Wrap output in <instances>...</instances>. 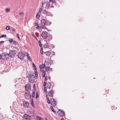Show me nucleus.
Instances as JSON below:
<instances>
[{
    "label": "nucleus",
    "instance_id": "1",
    "mask_svg": "<svg viewBox=\"0 0 120 120\" xmlns=\"http://www.w3.org/2000/svg\"><path fill=\"white\" fill-rule=\"evenodd\" d=\"M10 56L8 54L6 53H3L2 55H0V59L2 58L4 60H7Z\"/></svg>",
    "mask_w": 120,
    "mask_h": 120
},
{
    "label": "nucleus",
    "instance_id": "2",
    "mask_svg": "<svg viewBox=\"0 0 120 120\" xmlns=\"http://www.w3.org/2000/svg\"><path fill=\"white\" fill-rule=\"evenodd\" d=\"M36 78L34 75L33 74L30 75L28 77V80L29 82L31 83H33L35 81Z\"/></svg>",
    "mask_w": 120,
    "mask_h": 120
},
{
    "label": "nucleus",
    "instance_id": "3",
    "mask_svg": "<svg viewBox=\"0 0 120 120\" xmlns=\"http://www.w3.org/2000/svg\"><path fill=\"white\" fill-rule=\"evenodd\" d=\"M48 34L47 32L44 31L42 32L41 35L44 39H47L48 38Z\"/></svg>",
    "mask_w": 120,
    "mask_h": 120
},
{
    "label": "nucleus",
    "instance_id": "4",
    "mask_svg": "<svg viewBox=\"0 0 120 120\" xmlns=\"http://www.w3.org/2000/svg\"><path fill=\"white\" fill-rule=\"evenodd\" d=\"M25 56L24 53L21 52H19L18 56V58L21 60H23Z\"/></svg>",
    "mask_w": 120,
    "mask_h": 120
},
{
    "label": "nucleus",
    "instance_id": "5",
    "mask_svg": "<svg viewBox=\"0 0 120 120\" xmlns=\"http://www.w3.org/2000/svg\"><path fill=\"white\" fill-rule=\"evenodd\" d=\"M16 53V52L14 50H10V52L8 54L10 57L11 58L14 57Z\"/></svg>",
    "mask_w": 120,
    "mask_h": 120
},
{
    "label": "nucleus",
    "instance_id": "6",
    "mask_svg": "<svg viewBox=\"0 0 120 120\" xmlns=\"http://www.w3.org/2000/svg\"><path fill=\"white\" fill-rule=\"evenodd\" d=\"M24 95L25 98L27 99H29L31 96V94H30V92L29 91L25 93Z\"/></svg>",
    "mask_w": 120,
    "mask_h": 120
},
{
    "label": "nucleus",
    "instance_id": "7",
    "mask_svg": "<svg viewBox=\"0 0 120 120\" xmlns=\"http://www.w3.org/2000/svg\"><path fill=\"white\" fill-rule=\"evenodd\" d=\"M51 102L50 103L53 106H55L56 104V102L54 99L53 98H51L50 100Z\"/></svg>",
    "mask_w": 120,
    "mask_h": 120
},
{
    "label": "nucleus",
    "instance_id": "8",
    "mask_svg": "<svg viewBox=\"0 0 120 120\" xmlns=\"http://www.w3.org/2000/svg\"><path fill=\"white\" fill-rule=\"evenodd\" d=\"M57 113L60 116H63L65 115V112L64 111H62L60 109L58 111Z\"/></svg>",
    "mask_w": 120,
    "mask_h": 120
},
{
    "label": "nucleus",
    "instance_id": "9",
    "mask_svg": "<svg viewBox=\"0 0 120 120\" xmlns=\"http://www.w3.org/2000/svg\"><path fill=\"white\" fill-rule=\"evenodd\" d=\"M25 90L27 91H29L30 90L31 88V85L30 83L27 84L25 86Z\"/></svg>",
    "mask_w": 120,
    "mask_h": 120
},
{
    "label": "nucleus",
    "instance_id": "10",
    "mask_svg": "<svg viewBox=\"0 0 120 120\" xmlns=\"http://www.w3.org/2000/svg\"><path fill=\"white\" fill-rule=\"evenodd\" d=\"M23 116L24 119L26 120H30L31 119V116L27 114H24Z\"/></svg>",
    "mask_w": 120,
    "mask_h": 120
},
{
    "label": "nucleus",
    "instance_id": "11",
    "mask_svg": "<svg viewBox=\"0 0 120 120\" xmlns=\"http://www.w3.org/2000/svg\"><path fill=\"white\" fill-rule=\"evenodd\" d=\"M41 26H45L46 23V21L45 19H41Z\"/></svg>",
    "mask_w": 120,
    "mask_h": 120
},
{
    "label": "nucleus",
    "instance_id": "12",
    "mask_svg": "<svg viewBox=\"0 0 120 120\" xmlns=\"http://www.w3.org/2000/svg\"><path fill=\"white\" fill-rule=\"evenodd\" d=\"M54 94L53 91V90H51L49 93V97H52L53 96V94Z\"/></svg>",
    "mask_w": 120,
    "mask_h": 120
},
{
    "label": "nucleus",
    "instance_id": "13",
    "mask_svg": "<svg viewBox=\"0 0 120 120\" xmlns=\"http://www.w3.org/2000/svg\"><path fill=\"white\" fill-rule=\"evenodd\" d=\"M24 106L26 107H27L29 106V104L28 102L27 101H25L23 103Z\"/></svg>",
    "mask_w": 120,
    "mask_h": 120
},
{
    "label": "nucleus",
    "instance_id": "14",
    "mask_svg": "<svg viewBox=\"0 0 120 120\" xmlns=\"http://www.w3.org/2000/svg\"><path fill=\"white\" fill-rule=\"evenodd\" d=\"M51 83L50 82H48L47 83V89H50L51 87Z\"/></svg>",
    "mask_w": 120,
    "mask_h": 120
},
{
    "label": "nucleus",
    "instance_id": "15",
    "mask_svg": "<svg viewBox=\"0 0 120 120\" xmlns=\"http://www.w3.org/2000/svg\"><path fill=\"white\" fill-rule=\"evenodd\" d=\"M36 119L37 120H44L43 118L38 116H36Z\"/></svg>",
    "mask_w": 120,
    "mask_h": 120
},
{
    "label": "nucleus",
    "instance_id": "16",
    "mask_svg": "<svg viewBox=\"0 0 120 120\" xmlns=\"http://www.w3.org/2000/svg\"><path fill=\"white\" fill-rule=\"evenodd\" d=\"M46 61V60L45 61V63H46L45 65L47 66H49V65H51V64L49 62V61Z\"/></svg>",
    "mask_w": 120,
    "mask_h": 120
},
{
    "label": "nucleus",
    "instance_id": "17",
    "mask_svg": "<svg viewBox=\"0 0 120 120\" xmlns=\"http://www.w3.org/2000/svg\"><path fill=\"white\" fill-rule=\"evenodd\" d=\"M50 2L49 1H47L46 2L45 4L46 5V7H49L50 6Z\"/></svg>",
    "mask_w": 120,
    "mask_h": 120
},
{
    "label": "nucleus",
    "instance_id": "18",
    "mask_svg": "<svg viewBox=\"0 0 120 120\" xmlns=\"http://www.w3.org/2000/svg\"><path fill=\"white\" fill-rule=\"evenodd\" d=\"M48 37H49L48 40L49 41L52 40V36L51 34H48Z\"/></svg>",
    "mask_w": 120,
    "mask_h": 120
},
{
    "label": "nucleus",
    "instance_id": "19",
    "mask_svg": "<svg viewBox=\"0 0 120 120\" xmlns=\"http://www.w3.org/2000/svg\"><path fill=\"white\" fill-rule=\"evenodd\" d=\"M49 47V46L48 45V43H46L44 45V48H48Z\"/></svg>",
    "mask_w": 120,
    "mask_h": 120
},
{
    "label": "nucleus",
    "instance_id": "20",
    "mask_svg": "<svg viewBox=\"0 0 120 120\" xmlns=\"http://www.w3.org/2000/svg\"><path fill=\"white\" fill-rule=\"evenodd\" d=\"M44 54L47 56H49L50 55V53L48 51L45 52Z\"/></svg>",
    "mask_w": 120,
    "mask_h": 120
},
{
    "label": "nucleus",
    "instance_id": "21",
    "mask_svg": "<svg viewBox=\"0 0 120 120\" xmlns=\"http://www.w3.org/2000/svg\"><path fill=\"white\" fill-rule=\"evenodd\" d=\"M50 69V67H48L46 66L45 67V70L46 71L48 72L49 71Z\"/></svg>",
    "mask_w": 120,
    "mask_h": 120
},
{
    "label": "nucleus",
    "instance_id": "22",
    "mask_svg": "<svg viewBox=\"0 0 120 120\" xmlns=\"http://www.w3.org/2000/svg\"><path fill=\"white\" fill-rule=\"evenodd\" d=\"M39 68L40 69L41 71L42 72V73H45V70L43 69H42V68H41V66H39Z\"/></svg>",
    "mask_w": 120,
    "mask_h": 120
},
{
    "label": "nucleus",
    "instance_id": "23",
    "mask_svg": "<svg viewBox=\"0 0 120 120\" xmlns=\"http://www.w3.org/2000/svg\"><path fill=\"white\" fill-rule=\"evenodd\" d=\"M40 16V14L39 13H37V15H36V17L37 19H38L39 17Z\"/></svg>",
    "mask_w": 120,
    "mask_h": 120
},
{
    "label": "nucleus",
    "instance_id": "24",
    "mask_svg": "<svg viewBox=\"0 0 120 120\" xmlns=\"http://www.w3.org/2000/svg\"><path fill=\"white\" fill-rule=\"evenodd\" d=\"M40 66L41 67V68H45V64H42Z\"/></svg>",
    "mask_w": 120,
    "mask_h": 120
},
{
    "label": "nucleus",
    "instance_id": "25",
    "mask_svg": "<svg viewBox=\"0 0 120 120\" xmlns=\"http://www.w3.org/2000/svg\"><path fill=\"white\" fill-rule=\"evenodd\" d=\"M50 109L52 110V111L54 113H55V111L54 110L53 107L51 106L50 107Z\"/></svg>",
    "mask_w": 120,
    "mask_h": 120
},
{
    "label": "nucleus",
    "instance_id": "26",
    "mask_svg": "<svg viewBox=\"0 0 120 120\" xmlns=\"http://www.w3.org/2000/svg\"><path fill=\"white\" fill-rule=\"evenodd\" d=\"M0 47H1V48H0V50L1 51H3V49H4V46L3 45H2L0 46Z\"/></svg>",
    "mask_w": 120,
    "mask_h": 120
},
{
    "label": "nucleus",
    "instance_id": "27",
    "mask_svg": "<svg viewBox=\"0 0 120 120\" xmlns=\"http://www.w3.org/2000/svg\"><path fill=\"white\" fill-rule=\"evenodd\" d=\"M45 26L42 25L41 26L40 28H41L42 29H47V28L46 27L44 26Z\"/></svg>",
    "mask_w": 120,
    "mask_h": 120
},
{
    "label": "nucleus",
    "instance_id": "28",
    "mask_svg": "<svg viewBox=\"0 0 120 120\" xmlns=\"http://www.w3.org/2000/svg\"><path fill=\"white\" fill-rule=\"evenodd\" d=\"M42 12L44 14H46L47 13V11L45 10H42Z\"/></svg>",
    "mask_w": 120,
    "mask_h": 120
},
{
    "label": "nucleus",
    "instance_id": "29",
    "mask_svg": "<svg viewBox=\"0 0 120 120\" xmlns=\"http://www.w3.org/2000/svg\"><path fill=\"white\" fill-rule=\"evenodd\" d=\"M47 102L48 103V104H49L51 102V101H50V100L49 98L48 97V98H47Z\"/></svg>",
    "mask_w": 120,
    "mask_h": 120
},
{
    "label": "nucleus",
    "instance_id": "30",
    "mask_svg": "<svg viewBox=\"0 0 120 120\" xmlns=\"http://www.w3.org/2000/svg\"><path fill=\"white\" fill-rule=\"evenodd\" d=\"M32 96L33 98L35 97V91L33 92Z\"/></svg>",
    "mask_w": 120,
    "mask_h": 120
},
{
    "label": "nucleus",
    "instance_id": "31",
    "mask_svg": "<svg viewBox=\"0 0 120 120\" xmlns=\"http://www.w3.org/2000/svg\"><path fill=\"white\" fill-rule=\"evenodd\" d=\"M6 29L7 30H10V26H7L6 27Z\"/></svg>",
    "mask_w": 120,
    "mask_h": 120
},
{
    "label": "nucleus",
    "instance_id": "32",
    "mask_svg": "<svg viewBox=\"0 0 120 120\" xmlns=\"http://www.w3.org/2000/svg\"><path fill=\"white\" fill-rule=\"evenodd\" d=\"M55 0H49V2H52V3H55Z\"/></svg>",
    "mask_w": 120,
    "mask_h": 120
},
{
    "label": "nucleus",
    "instance_id": "33",
    "mask_svg": "<svg viewBox=\"0 0 120 120\" xmlns=\"http://www.w3.org/2000/svg\"><path fill=\"white\" fill-rule=\"evenodd\" d=\"M19 15L21 16H23L24 15V12H20Z\"/></svg>",
    "mask_w": 120,
    "mask_h": 120
},
{
    "label": "nucleus",
    "instance_id": "34",
    "mask_svg": "<svg viewBox=\"0 0 120 120\" xmlns=\"http://www.w3.org/2000/svg\"><path fill=\"white\" fill-rule=\"evenodd\" d=\"M36 98H37L39 96V95L38 94V92H36Z\"/></svg>",
    "mask_w": 120,
    "mask_h": 120
},
{
    "label": "nucleus",
    "instance_id": "35",
    "mask_svg": "<svg viewBox=\"0 0 120 120\" xmlns=\"http://www.w3.org/2000/svg\"><path fill=\"white\" fill-rule=\"evenodd\" d=\"M10 10V8H7L6 10H5V11H6V12H8V11H9Z\"/></svg>",
    "mask_w": 120,
    "mask_h": 120
},
{
    "label": "nucleus",
    "instance_id": "36",
    "mask_svg": "<svg viewBox=\"0 0 120 120\" xmlns=\"http://www.w3.org/2000/svg\"><path fill=\"white\" fill-rule=\"evenodd\" d=\"M31 105H32L33 106H34V102L33 101V99L31 100Z\"/></svg>",
    "mask_w": 120,
    "mask_h": 120
},
{
    "label": "nucleus",
    "instance_id": "37",
    "mask_svg": "<svg viewBox=\"0 0 120 120\" xmlns=\"http://www.w3.org/2000/svg\"><path fill=\"white\" fill-rule=\"evenodd\" d=\"M39 44V45L40 47H42L41 42L40 40H39L38 41Z\"/></svg>",
    "mask_w": 120,
    "mask_h": 120
},
{
    "label": "nucleus",
    "instance_id": "38",
    "mask_svg": "<svg viewBox=\"0 0 120 120\" xmlns=\"http://www.w3.org/2000/svg\"><path fill=\"white\" fill-rule=\"evenodd\" d=\"M6 37V34H3L2 36H0V38L3 37Z\"/></svg>",
    "mask_w": 120,
    "mask_h": 120
},
{
    "label": "nucleus",
    "instance_id": "39",
    "mask_svg": "<svg viewBox=\"0 0 120 120\" xmlns=\"http://www.w3.org/2000/svg\"><path fill=\"white\" fill-rule=\"evenodd\" d=\"M33 66H34V68L35 70L36 71L37 70V68H36V65H35V64L34 63H33Z\"/></svg>",
    "mask_w": 120,
    "mask_h": 120
},
{
    "label": "nucleus",
    "instance_id": "40",
    "mask_svg": "<svg viewBox=\"0 0 120 120\" xmlns=\"http://www.w3.org/2000/svg\"><path fill=\"white\" fill-rule=\"evenodd\" d=\"M35 77L37 78L38 76V73L37 71H35Z\"/></svg>",
    "mask_w": 120,
    "mask_h": 120
},
{
    "label": "nucleus",
    "instance_id": "41",
    "mask_svg": "<svg viewBox=\"0 0 120 120\" xmlns=\"http://www.w3.org/2000/svg\"><path fill=\"white\" fill-rule=\"evenodd\" d=\"M31 35L33 36L35 38L37 39L36 37L35 36V35H34V34L33 32H31Z\"/></svg>",
    "mask_w": 120,
    "mask_h": 120
},
{
    "label": "nucleus",
    "instance_id": "42",
    "mask_svg": "<svg viewBox=\"0 0 120 120\" xmlns=\"http://www.w3.org/2000/svg\"><path fill=\"white\" fill-rule=\"evenodd\" d=\"M41 54H42L43 53V49L41 48Z\"/></svg>",
    "mask_w": 120,
    "mask_h": 120
},
{
    "label": "nucleus",
    "instance_id": "43",
    "mask_svg": "<svg viewBox=\"0 0 120 120\" xmlns=\"http://www.w3.org/2000/svg\"><path fill=\"white\" fill-rule=\"evenodd\" d=\"M13 43L15 45H17V42L15 41H13Z\"/></svg>",
    "mask_w": 120,
    "mask_h": 120
},
{
    "label": "nucleus",
    "instance_id": "44",
    "mask_svg": "<svg viewBox=\"0 0 120 120\" xmlns=\"http://www.w3.org/2000/svg\"><path fill=\"white\" fill-rule=\"evenodd\" d=\"M27 58L30 61H32V59L31 58V57L30 56H29Z\"/></svg>",
    "mask_w": 120,
    "mask_h": 120
},
{
    "label": "nucleus",
    "instance_id": "45",
    "mask_svg": "<svg viewBox=\"0 0 120 120\" xmlns=\"http://www.w3.org/2000/svg\"><path fill=\"white\" fill-rule=\"evenodd\" d=\"M42 75L43 77H45V73H42Z\"/></svg>",
    "mask_w": 120,
    "mask_h": 120
},
{
    "label": "nucleus",
    "instance_id": "46",
    "mask_svg": "<svg viewBox=\"0 0 120 120\" xmlns=\"http://www.w3.org/2000/svg\"><path fill=\"white\" fill-rule=\"evenodd\" d=\"M46 82L45 81H44V87H46Z\"/></svg>",
    "mask_w": 120,
    "mask_h": 120
},
{
    "label": "nucleus",
    "instance_id": "47",
    "mask_svg": "<svg viewBox=\"0 0 120 120\" xmlns=\"http://www.w3.org/2000/svg\"><path fill=\"white\" fill-rule=\"evenodd\" d=\"M52 24V23L51 22H49V24L48 23V22H47L46 24V25H50L51 24Z\"/></svg>",
    "mask_w": 120,
    "mask_h": 120
},
{
    "label": "nucleus",
    "instance_id": "48",
    "mask_svg": "<svg viewBox=\"0 0 120 120\" xmlns=\"http://www.w3.org/2000/svg\"><path fill=\"white\" fill-rule=\"evenodd\" d=\"M33 88L34 89V90H36V88L35 87V84H34V86H33Z\"/></svg>",
    "mask_w": 120,
    "mask_h": 120
},
{
    "label": "nucleus",
    "instance_id": "49",
    "mask_svg": "<svg viewBox=\"0 0 120 120\" xmlns=\"http://www.w3.org/2000/svg\"><path fill=\"white\" fill-rule=\"evenodd\" d=\"M44 91L45 92H47V89L46 87H45L44 88Z\"/></svg>",
    "mask_w": 120,
    "mask_h": 120
},
{
    "label": "nucleus",
    "instance_id": "50",
    "mask_svg": "<svg viewBox=\"0 0 120 120\" xmlns=\"http://www.w3.org/2000/svg\"><path fill=\"white\" fill-rule=\"evenodd\" d=\"M42 11V9L41 8H40L39 11V13H41V11Z\"/></svg>",
    "mask_w": 120,
    "mask_h": 120
},
{
    "label": "nucleus",
    "instance_id": "51",
    "mask_svg": "<svg viewBox=\"0 0 120 120\" xmlns=\"http://www.w3.org/2000/svg\"><path fill=\"white\" fill-rule=\"evenodd\" d=\"M42 7H43L44 6V4L45 3V2L44 1H42Z\"/></svg>",
    "mask_w": 120,
    "mask_h": 120
},
{
    "label": "nucleus",
    "instance_id": "52",
    "mask_svg": "<svg viewBox=\"0 0 120 120\" xmlns=\"http://www.w3.org/2000/svg\"><path fill=\"white\" fill-rule=\"evenodd\" d=\"M9 41H10V43H11L13 41V39H11L9 40Z\"/></svg>",
    "mask_w": 120,
    "mask_h": 120
},
{
    "label": "nucleus",
    "instance_id": "53",
    "mask_svg": "<svg viewBox=\"0 0 120 120\" xmlns=\"http://www.w3.org/2000/svg\"><path fill=\"white\" fill-rule=\"evenodd\" d=\"M17 38L19 39H20V38L19 37V35L18 34H17Z\"/></svg>",
    "mask_w": 120,
    "mask_h": 120
},
{
    "label": "nucleus",
    "instance_id": "54",
    "mask_svg": "<svg viewBox=\"0 0 120 120\" xmlns=\"http://www.w3.org/2000/svg\"><path fill=\"white\" fill-rule=\"evenodd\" d=\"M34 24L35 26H38V23L37 22L35 23Z\"/></svg>",
    "mask_w": 120,
    "mask_h": 120
},
{
    "label": "nucleus",
    "instance_id": "55",
    "mask_svg": "<svg viewBox=\"0 0 120 120\" xmlns=\"http://www.w3.org/2000/svg\"><path fill=\"white\" fill-rule=\"evenodd\" d=\"M39 26L38 25L36 27V28L38 29H40V28H39Z\"/></svg>",
    "mask_w": 120,
    "mask_h": 120
},
{
    "label": "nucleus",
    "instance_id": "56",
    "mask_svg": "<svg viewBox=\"0 0 120 120\" xmlns=\"http://www.w3.org/2000/svg\"><path fill=\"white\" fill-rule=\"evenodd\" d=\"M26 56H27V58L28 57L30 56L29 54L28 53H26Z\"/></svg>",
    "mask_w": 120,
    "mask_h": 120
},
{
    "label": "nucleus",
    "instance_id": "57",
    "mask_svg": "<svg viewBox=\"0 0 120 120\" xmlns=\"http://www.w3.org/2000/svg\"><path fill=\"white\" fill-rule=\"evenodd\" d=\"M47 80V77L46 76H45V80L46 81Z\"/></svg>",
    "mask_w": 120,
    "mask_h": 120
},
{
    "label": "nucleus",
    "instance_id": "58",
    "mask_svg": "<svg viewBox=\"0 0 120 120\" xmlns=\"http://www.w3.org/2000/svg\"><path fill=\"white\" fill-rule=\"evenodd\" d=\"M4 42V41H1L0 42V45H1V44L2 43Z\"/></svg>",
    "mask_w": 120,
    "mask_h": 120
},
{
    "label": "nucleus",
    "instance_id": "59",
    "mask_svg": "<svg viewBox=\"0 0 120 120\" xmlns=\"http://www.w3.org/2000/svg\"><path fill=\"white\" fill-rule=\"evenodd\" d=\"M12 30L13 31H14V32L15 31V30L14 29H12Z\"/></svg>",
    "mask_w": 120,
    "mask_h": 120
},
{
    "label": "nucleus",
    "instance_id": "60",
    "mask_svg": "<svg viewBox=\"0 0 120 120\" xmlns=\"http://www.w3.org/2000/svg\"><path fill=\"white\" fill-rule=\"evenodd\" d=\"M46 97L47 98H48V95L46 94Z\"/></svg>",
    "mask_w": 120,
    "mask_h": 120
},
{
    "label": "nucleus",
    "instance_id": "61",
    "mask_svg": "<svg viewBox=\"0 0 120 120\" xmlns=\"http://www.w3.org/2000/svg\"><path fill=\"white\" fill-rule=\"evenodd\" d=\"M46 120H48L47 119H46Z\"/></svg>",
    "mask_w": 120,
    "mask_h": 120
},
{
    "label": "nucleus",
    "instance_id": "62",
    "mask_svg": "<svg viewBox=\"0 0 120 120\" xmlns=\"http://www.w3.org/2000/svg\"><path fill=\"white\" fill-rule=\"evenodd\" d=\"M51 69H52V68H51V69H50V70H51Z\"/></svg>",
    "mask_w": 120,
    "mask_h": 120
}]
</instances>
